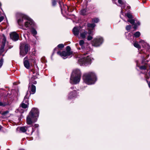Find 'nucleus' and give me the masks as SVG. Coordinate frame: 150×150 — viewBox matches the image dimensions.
Listing matches in <instances>:
<instances>
[{"mask_svg":"<svg viewBox=\"0 0 150 150\" xmlns=\"http://www.w3.org/2000/svg\"><path fill=\"white\" fill-rule=\"evenodd\" d=\"M16 16L18 24L21 26V28L25 29L24 28V27H25L30 29L34 27L35 23L33 21L26 16L18 13L16 14Z\"/></svg>","mask_w":150,"mask_h":150,"instance_id":"1","label":"nucleus"},{"mask_svg":"<svg viewBox=\"0 0 150 150\" xmlns=\"http://www.w3.org/2000/svg\"><path fill=\"white\" fill-rule=\"evenodd\" d=\"M2 128V127L0 126V129H1V128Z\"/></svg>","mask_w":150,"mask_h":150,"instance_id":"50","label":"nucleus"},{"mask_svg":"<svg viewBox=\"0 0 150 150\" xmlns=\"http://www.w3.org/2000/svg\"><path fill=\"white\" fill-rule=\"evenodd\" d=\"M8 112L7 111H5L3 112L1 114L2 115L4 116H6V115L8 114Z\"/></svg>","mask_w":150,"mask_h":150,"instance_id":"34","label":"nucleus"},{"mask_svg":"<svg viewBox=\"0 0 150 150\" xmlns=\"http://www.w3.org/2000/svg\"><path fill=\"white\" fill-rule=\"evenodd\" d=\"M137 26L136 24H134V26L133 27V28L134 29H136L137 28Z\"/></svg>","mask_w":150,"mask_h":150,"instance_id":"40","label":"nucleus"},{"mask_svg":"<svg viewBox=\"0 0 150 150\" xmlns=\"http://www.w3.org/2000/svg\"><path fill=\"white\" fill-rule=\"evenodd\" d=\"M38 109L33 108L26 117V123L28 125H31L37 121Z\"/></svg>","mask_w":150,"mask_h":150,"instance_id":"2","label":"nucleus"},{"mask_svg":"<svg viewBox=\"0 0 150 150\" xmlns=\"http://www.w3.org/2000/svg\"><path fill=\"white\" fill-rule=\"evenodd\" d=\"M103 42V39L102 38H95L92 41V44L93 46L98 47Z\"/></svg>","mask_w":150,"mask_h":150,"instance_id":"5","label":"nucleus"},{"mask_svg":"<svg viewBox=\"0 0 150 150\" xmlns=\"http://www.w3.org/2000/svg\"><path fill=\"white\" fill-rule=\"evenodd\" d=\"M127 9H130L131 8V7L130 6H127Z\"/></svg>","mask_w":150,"mask_h":150,"instance_id":"46","label":"nucleus"},{"mask_svg":"<svg viewBox=\"0 0 150 150\" xmlns=\"http://www.w3.org/2000/svg\"><path fill=\"white\" fill-rule=\"evenodd\" d=\"M148 85H149V88H150V82H148Z\"/></svg>","mask_w":150,"mask_h":150,"instance_id":"48","label":"nucleus"},{"mask_svg":"<svg viewBox=\"0 0 150 150\" xmlns=\"http://www.w3.org/2000/svg\"><path fill=\"white\" fill-rule=\"evenodd\" d=\"M71 47L69 46H68L66 47V52L68 53L70 52V54L71 55L72 54V52L71 51Z\"/></svg>","mask_w":150,"mask_h":150,"instance_id":"22","label":"nucleus"},{"mask_svg":"<svg viewBox=\"0 0 150 150\" xmlns=\"http://www.w3.org/2000/svg\"><path fill=\"white\" fill-rule=\"evenodd\" d=\"M30 29L31 34L35 37L37 34V31L34 28V27H32Z\"/></svg>","mask_w":150,"mask_h":150,"instance_id":"15","label":"nucleus"},{"mask_svg":"<svg viewBox=\"0 0 150 150\" xmlns=\"http://www.w3.org/2000/svg\"><path fill=\"white\" fill-rule=\"evenodd\" d=\"M149 54L148 55L147 57H149Z\"/></svg>","mask_w":150,"mask_h":150,"instance_id":"53","label":"nucleus"},{"mask_svg":"<svg viewBox=\"0 0 150 150\" xmlns=\"http://www.w3.org/2000/svg\"><path fill=\"white\" fill-rule=\"evenodd\" d=\"M92 21L93 22L97 23L99 21V19L97 18H95L92 19Z\"/></svg>","mask_w":150,"mask_h":150,"instance_id":"26","label":"nucleus"},{"mask_svg":"<svg viewBox=\"0 0 150 150\" xmlns=\"http://www.w3.org/2000/svg\"><path fill=\"white\" fill-rule=\"evenodd\" d=\"M20 56H21L22 57H24L27 53V52H25L24 51L23 47L21 46H20Z\"/></svg>","mask_w":150,"mask_h":150,"instance_id":"12","label":"nucleus"},{"mask_svg":"<svg viewBox=\"0 0 150 150\" xmlns=\"http://www.w3.org/2000/svg\"><path fill=\"white\" fill-rule=\"evenodd\" d=\"M83 78L84 81L88 84L94 83L96 80V77L95 74L92 72L84 74Z\"/></svg>","mask_w":150,"mask_h":150,"instance_id":"3","label":"nucleus"},{"mask_svg":"<svg viewBox=\"0 0 150 150\" xmlns=\"http://www.w3.org/2000/svg\"><path fill=\"white\" fill-rule=\"evenodd\" d=\"M34 44L36 45V43H34Z\"/></svg>","mask_w":150,"mask_h":150,"instance_id":"54","label":"nucleus"},{"mask_svg":"<svg viewBox=\"0 0 150 150\" xmlns=\"http://www.w3.org/2000/svg\"><path fill=\"white\" fill-rule=\"evenodd\" d=\"M57 53L58 54H59L61 56L64 57H66L67 56H69L71 55L70 54V52L68 53L65 51H63L62 52L59 51L57 52Z\"/></svg>","mask_w":150,"mask_h":150,"instance_id":"10","label":"nucleus"},{"mask_svg":"<svg viewBox=\"0 0 150 150\" xmlns=\"http://www.w3.org/2000/svg\"><path fill=\"white\" fill-rule=\"evenodd\" d=\"M87 10L86 9H82L80 11V13L83 15H85L86 14Z\"/></svg>","mask_w":150,"mask_h":150,"instance_id":"19","label":"nucleus"},{"mask_svg":"<svg viewBox=\"0 0 150 150\" xmlns=\"http://www.w3.org/2000/svg\"><path fill=\"white\" fill-rule=\"evenodd\" d=\"M28 92H27L25 96L24 97V100L23 102H24V103L26 104V103H28Z\"/></svg>","mask_w":150,"mask_h":150,"instance_id":"18","label":"nucleus"},{"mask_svg":"<svg viewBox=\"0 0 150 150\" xmlns=\"http://www.w3.org/2000/svg\"><path fill=\"white\" fill-rule=\"evenodd\" d=\"M133 45L135 47L137 48L139 50L141 49V46L137 42H135L134 43Z\"/></svg>","mask_w":150,"mask_h":150,"instance_id":"20","label":"nucleus"},{"mask_svg":"<svg viewBox=\"0 0 150 150\" xmlns=\"http://www.w3.org/2000/svg\"><path fill=\"white\" fill-rule=\"evenodd\" d=\"M29 45L28 44H26L24 46V51L28 53V51Z\"/></svg>","mask_w":150,"mask_h":150,"instance_id":"25","label":"nucleus"},{"mask_svg":"<svg viewBox=\"0 0 150 150\" xmlns=\"http://www.w3.org/2000/svg\"><path fill=\"white\" fill-rule=\"evenodd\" d=\"M20 130L22 132H25L27 130V127H20Z\"/></svg>","mask_w":150,"mask_h":150,"instance_id":"23","label":"nucleus"},{"mask_svg":"<svg viewBox=\"0 0 150 150\" xmlns=\"http://www.w3.org/2000/svg\"><path fill=\"white\" fill-rule=\"evenodd\" d=\"M5 44L4 42H2V44L1 47V51H3Z\"/></svg>","mask_w":150,"mask_h":150,"instance_id":"27","label":"nucleus"},{"mask_svg":"<svg viewBox=\"0 0 150 150\" xmlns=\"http://www.w3.org/2000/svg\"><path fill=\"white\" fill-rule=\"evenodd\" d=\"M131 28V25H128L126 26V30H129Z\"/></svg>","mask_w":150,"mask_h":150,"instance_id":"33","label":"nucleus"},{"mask_svg":"<svg viewBox=\"0 0 150 150\" xmlns=\"http://www.w3.org/2000/svg\"><path fill=\"white\" fill-rule=\"evenodd\" d=\"M58 47L59 48H63L64 47V45L63 44H59L58 45Z\"/></svg>","mask_w":150,"mask_h":150,"instance_id":"35","label":"nucleus"},{"mask_svg":"<svg viewBox=\"0 0 150 150\" xmlns=\"http://www.w3.org/2000/svg\"><path fill=\"white\" fill-rule=\"evenodd\" d=\"M140 35L141 34L138 31L136 32L133 34L134 36L136 38L139 37L140 36Z\"/></svg>","mask_w":150,"mask_h":150,"instance_id":"24","label":"nucleus"},{"mask_svg":"<svg viewBox=\"0 0 150 150\" xmlns=\"http://www.w3.org/2000/svg\"><path fill=\"white\" fill-rule=\"evenodd\" d=\"M20 150H25L24 149H21Z\"/></svg>","mask_w":150,"mask_h":150,"instance_id":"52","label":"nucleus"},{"mask_svg":"<svg viewBox=\"0 0 150 150\" xmlns=\"http://www.w3.org/2000/svg\"><path fill=\"white\" fill-rule=\"evenodd\" d=\"M28 59V57H25L24 59L23 63L25 67L27 69H29L30 67V64Z\"/></svg>","mask_w":150,"mask_h":150,"instance_id":"8","label":"nucleus"},{"mask_svg":"<svg viewBox=\"0 0 150 150\" xmlns=\"http://www.w3.org/2000/svg\"><path fill=\"white\" fill-rule=\"evenodd\" d=\"M126 16L129 18H133L132 16L130 13H127L126 14Z\"/></svg>","mask_w":150,"mask_h":150,"instance_id":"29","label":"nucleus"},{"mask_svg":"<svg viewBox=\"0 0 150 150\" xmlns=\"http://www.w3.org/2000/svg\"><path fill=\"white\" fill-rule=\"evenodd\" d=\"M139 42L140 43H143V44H145V42H144V40H141Z\"/></svg>","mask_w":150,"mask_h":150,"instance_id":"44","label":"nucleus"},{"mask_svg":"<svg viewBox=\"0 0 150 150\" xmlns=\"http://www.w3.org/2000/svg\"><path fill=\"white\" fill-rule=\"evenodd\" d=\"M88 54V53H86V54L84 53V55H85V54Z\"/></svg>","mask_w":150,"mask_h":150,"instance_id":"51","label":"nucleus"},{"mask_svg":"<svg viewBox=\"0 0 150 150\" xmlns=\"http://www.w3.org/2000/svg\"><path fill=\"white\" fill-rule=\"evenodd\" d=\"M29 89L31 90V91H29L30 94H33L35 92L36 87L34 85L32 84L31 87H29Z\"/></svg>","mask_w":150,"mask_h":150,"instance_id":"14","label":"nucleus"},{"mask_svg":"<svg viewBox=\"0 0 150 150\" xmlns=\"http://www.w3.org/2000/svg\"><path fill=\"white\" fill-rule=\"evenodd\" d=\"M31 60L32 62L34 63V64L37 66L36 64V60L35 57L34 55H32L31 57L29 59Z\"/></svg>","mask_w":150,"mask_h":150,"instance_id":"16","label":"nucleus"},{"mask_svg":"<svg viewBox=\"0 0 150 150\" xmlns=\"http://www.w3.org/2000/svg\"><path fill=\"white\" fill-rule=\"evenodd\" d=\"M127 21L129 22L132 24H134L135 23L134 19H129Z\"/></svg>","mask_w":150,"mask_h":150,"instance_id":"30","label":"nucleus"},{"mask_svg":"<svg viewBox=\"0 0 150 150\" xmlns=\"http://www.w3.org/2000/svg\"><path fill=\"white\" fill-rule=\"evenodd\" d=\"M135 24H136L137 25V26H139L140 25V23L139 21H138L137 23H136Z\"/></svg>","mask_w":150,"mask_h":150,"instance_id":"41","label":"nucleus"},{"mask_svg":"<svg viewBox=\"0 0 150 150\" xmlns=\"http://www.w3.org/2000/svg\"><path fill=\"white\" fill-rule=\"evenodd\" d=\"M93 37L89 35H88L87 38V40H90L92 39Z\"/></svg>","mask_w":150,"mask_h":150,"instance_id":"38","label":"nucleus"},{"mask_svg":"<svg viewBox=\"0 0 150 150\" xmlns=\"http://www.w3.org/2000/svg\"><path fill=\"white\" fill-rule=\"evenodd\" d=\"M88 34L90 35L91 34V31H89L88 33L87 31L85 30L82 31L80 32V36L82 38H86V35Z\"/></svg>","mask_w":150,"mask_h":150,"instance_id":"9","label":"nucleus"},{"mask_svg":"<svg viewBox=\"0 0 150 150\" xmlns=\"http://www.w3.org/2000/svg\"><path fill=\"white\" fill-rule=\"evenodd\" d=\"M10 35V38L14 41H16L19 39V36L18 34L15 32L11 33Z\"/></svg>","mask_w":150,"mask_h":150,"instance_id":"7","label":"nucleus"},{"mask_svg":"<svg viewBox=\"0 0 150 150\" xmlns=\"http://www.w3.org/2000/svg\"><path fill=\"white\" fill-rule=\"evenodd\" d=\"M84 42L83 40H81L79 41V44L80 45L82 46L84 44Z\"/></svg>","mask_w":150,"mask_h":150,"instance_id":"32","label":"nucleus"},{"mask_svg":"<svg viewBox=\"0 0 150 150\" xmlns=\"http://www.w3.org/2000/svg\"><path fill=\"white\" fill-rule=\"evenodd\" d=\"M80 30V29L79 28L75 27L74 28L73 30V32L74 35H78L79 32Z\"/></svg>","mask_w":150,"mask_h":150,"instance_id":"13","label":"nucleus"},{"mask_svg":"<svg viewBox=\"0 0 150 150\" xmlns=\"http://www.w3.org/2000/svg\"><path fill=\"white\" fill-rule=\"evenodd\" d=\"M52 5L55 6L56 4V1L55 0H52Z\"/></svg>","mask_w":150,"mask_h":150,"instance_id":"36","label":"nucleus"},{"mask_svg":"<svg viewBox=\"0 0 150 150\" xmlns=\"http://www.w3.org/2000/svg\"><path fill=\"white\" fill-rule=\"evenodd\" d=\"M118 2L121 5H122L123 4V2L122 0H118Z\"/></svg>","mask_w":150,"mask_h":150,"instance_id":"39","label":"nucleus"},{"mask_svg":"<svg viewBox=\"0 0 150 150\" xmlns=\"http://www.w3.org/2000/svg\"><path fill=\"white\" fill-rule=\"evenodd\" d=\"M33 74H34V71H33Z\"/></svg>","mask_w":150,"mask_h":150,"instance_id":"55","label":"nucleus"},{"mask_svg":"<svg viewBox=\"0 0 150 150\" xmlns=\"http://www.w3.org/2000/svg\"><path fill=\"white\" fill-rule=\"evenodd\" d=\"M140 69H141L145 70L146 69V67L145 66H141L140 67Z\"/></svg>","mask_w":150,"mask_h":150,"instance_id":"37","label":"nucleus"},{"mask_svg":"<svg viewBox=\"0 0 150 150\" xmlns=\"http://www.w3.org/2000/svg\"><path fill=\"white\" fill-rule=\"evenodd\" d=\"M3 105V103L1 102L0 101V106H2Z\"/></svg>","mask_w":150,"mask_h":150,"instance_id":"47","label":"nucleus"},{"mask_svg":"<svg viewBox=\"0 0 150 150\" xmlns=\"http://www.w3.org/2000/svg\"><path fill=\"white\" fill-rule=\"evenodd\" d=\"M91 60V58L89 56L85 57H82L79 59V61L82 64H86L89 63Z\"/></svg>","mask_w":150,"mask_h":150,"instance_id":"6","label":"nucleus"},{"mask_svg":"<svg viewBox=\"0 0 150 150\" xmlns=\"http://www.w3.org/2000/svg\"><path fill=\"white\" fill-rule=\"evenodd\" d=\"M4 62V59L3 58H1L0 59V67H1L3 64Z\"/></svg>","mask_w":150,"mask_h":150,"instance_id":"31","label":"nucleus"},{"mask_svg":"<svg viewBox=\"0 0 150 150\" xmlns=\"http://www.w3.org/2000/svg\"><path fill=\"white\" fill-rule=\"evenodd\" d=\"M3 20V18L2 17H0V22H1Z\"/></svg>","mask_w":150,"mask_h":150,"instance_id":"42","label":"nucleus"},{"mask_svg":"<svg viewBox=\"0 0 150 150\" xmlns=\"http://www.w3.org/2000/svg\"><path fill=\"white\" fill-rule=\"evenodd\" d=\"M24 103V102H22L21 104V106L23 108H26L28 107L29 105V103H26V104H25Z\"/></svg>","mask_w":150,"mask_h":150,"instance_id":"17","label":"nucleus"},{"mask_svg":"<svg viewBox=\"0 0 150 150\" xmlns=\"http://www.w3.org/2000/svg\"><path fill=\"white\" fill-rule=\"evenodd\" d=\"M88 27L93 28L96 26V25L94 23H88Z\"/></svg>","mask_w":150,"mask_h":150,"instance_id":"28","label":"nucleus"},{"mask_svg":"<svg viewBox=\"0 0 150 150\" xmlns=\"http://www.w3.org/2000/svg\"><path fill=\"white\" fill-rule=\"evenodd\" d=\"M77 95V93L76 90H74L71 91L69 94V98L71 99L73 97H76Z\"/></svg>","mask_w":150,"mask_h":150,"instance_id":"11","label":"nucleus"},{"mask_svg":"<svg viewBox=\"0 0 150 150\" xmlns=\"http://www.w3.org/2000/svg\"><path fill=\"white\" fill-rule=\"evenodd\" d=\"M81 76V73L80 70L77 69H75L72 72L70 79L73 81L74 84H76L79 82Z\"/></svg>","mask_w":150,"mask_h":150,"instance_id":"4","label":"nucleus"},{"mask_svg":"<svg viewBox=\"0 0 150 150\" xmlns=\"http://www.w3.org/2000/svg\"><path fill=\"white\" fill-rule=\"evenodd\" d=\"M64 6H65V8L67 7V9H68V10H69V7L67 5H65Z\"/></svg>","mask_w":150,"mask_h":150,"instance_id":"45","label":"nucleus"},{"mask_svg":"<svg viewBox=\"0 0 150 150\" xmlns=\"http://www.w3.org/2000/svg\"><path fill=\"white\" fill-rule=\"evenodd\" d=\"M3 41L2 42H5V44L6 43V38H5V37H4L3 38Z\"/></svg>","mask_w":150,"mask_h":150,"instance_id":"43","label":"nucleus"},{"mask_svg":"<svg viewBox=\"0 0 150 150\" xmlns=\"http://www.w3.org/2000/svg\"><path fill=\"white\" fill-rule=\"evenodd\" d=\"M71 89L73 90L74 89V88L73 87H71Z\"/></svg>","mask_w":150,"mask_h":150,"instance_id":"49","label":"nucleus"},{"mask_svg":"<svg viewBox=\"0 0 150 150\" xmlns=\"http://www.w3.org/2000/svg\"><path fill=\"white\" fill-rule=\"evenodd\" d=\"M31 80L32 81V83L34 84H36L37 83V78H35V77L33 76L32 77L31 79Z\"/></svg>","mask_w":150,"mask_h":150,"instance_id":"21","label":"nucleus"}]
</instances>
